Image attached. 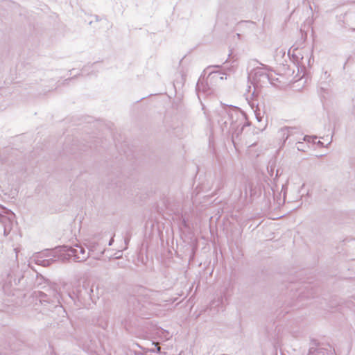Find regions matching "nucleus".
<instances>
[{
	"label": "nucleus",
	"mask_w": 355,
	"mask_h": 355,
	"mask_svg": "<svg viewBox=\"0 0 355 355\" xmlns=\"http://www.w3.org/2000/svg\"><path fill=\"white\" fill-rule=\"evenodd\" d=\"M69 296L77 306L80 307L85 305L86 299L83 293V291H78V293L76 295H74V294L73 295L71 294H69Z\"/></svg>",
	"instance_id": "nucleus-8"
},
{
	"label": "nucleus",
	"mask_w": 355,
	"mask_h": 355,
	"mask_svg": "<svg viewBox=\"0 0 355 355\" xmlns=\"http://www.w3.org/2000/svg\"><path fill=\"white\" fill-rule=\"evenodd\" d=\"M234 139H234V137H232V142H233V144H234V146L236 147V144H235Z\"/></svg>",
	"instance_id": "nucleus-23"
},
{
	"label": "nucleus",
	"mask_w": 355,
	"mask_h": 355,
	"mask_svg": "<svg viewBox=\"0 0 355 355\" xmlns=\"http://www.w3.org/2000/svg\"><path fill=\"white\" fill-rule=\"evenodd\" d=\"M84 294L87 295V297L89 298V293L86 288L84 289Z\"/></svg>",
	"instance_id": "nucleus-21"
},
{
	"label": "nucleus",
	"mask_w": 355,
	"mask_h": 355,
	"mask_svg": "<svg viewBox=\"0 0 355 355\" xmlns=\"http://www.w3.org/2000/svg\"><path fill=\"white\" fill-rule=\"evenodd\" d=\"M59 252L62 259L67 260L73 258L77 262L85 261L89 255V252H87L85 248L80 244H76L73 246H61L59 248Z\"/></svg>",
	"instance_id": "nucleus-2"
},
{
	"label": "nucleus",
	"mask_w": 355,
	"mask_h": 355,
	"mask_svg": "<svg viewBox=\"0 0 355 355\" xmlns=\"http://www.w3.org/2000/svg\"><path fill=\"white\" fill-rule=\"evenodd\" d=\"M237 36H238V37H240V34L237 33Z\"/></svg>",
	"instance_id": "nucleus-26"
},
{
	"label": "nucleus",
	"mask_w": 355,
	"mask_h": 355,
	"mask_svg": "<svg viewBox=\"0 0 355 355\" xmlns=\"http://www.w3.org/2000/svg\"><path fill=\"white\" fill-rule=\"evenodd\" d=\"M250 189V197H252L253 196L255 195V192L254 191V190L252 189V186L250 184H245V188H244V193H245V196L244 197L245 198H247L248 196V189Z\"/></svg>",
	"instance_id": "nucleus-12"
},
{
	"label": "nucleus",
	"mask_w": 355,
	"mask_h": 355,
	"mask_svg": "<svg viewBox=\"0 0 355 355\" xmlns=\"http://www.w3.org/2000/svg\"><path fill=\"white\" fill-rule=\"evenodd\" d=\"M303 140L308 143H313L319 147H326L332 141L333 135H325L323 137H318L315 135H303Z\"/></svg>",
	"instance_id": "nucleus-5"
},
{
	"label": "nucleus",
	"mask_w": 355,
	"mask_h": 355,
	"mask_svg": "<svg viewBox=\"0 0 355 355\" xmlns=\"http://www.w3.org/2000/svg\"><path fill=\"white\" fill-rule=\"evenodd\" d=\"M2 209H3V212L0 213V221H1V223H3L4 221L7 219V218L5 217L3 215V214H8L10 213L11 215H13V213H12L11 211L6 209L5 207H2Z\"/></svg>",
	"instance_id": "nucleus-13"
},
{
	"label": "nucleus",
	"mask_w": 355,
	"mask_h": 355,
	"mask_svg": "<svg viewBox=\"0 0 355 355\" xmlns=\"http://www.w3.org/2000/svg\"><path fill=\"white\" fill-rule=\"evenodd\" d=\"M254 23L252 21H241L238 23L237 26L239 28H243L244 26H247L248 25H254Z\"/></svg>",
	"instance_id": "nucleus-14"
},
{
	"label": "nucleus",
	"mask_w": 355,
	"mask_h": 355,
	"mask_svg": "<svg viewBox=\"0 0 355 355\" xmlns=\"http://www.w3.org/2000/svg\"><path fill=\"white\" fill-rule=\"evenodd\" d=\"M307 355H336L334 349L327 344L311 343Z\"/></svg>",
	"instance_id": "nucleus-4"
},
{
	"label": "nucleus",
	"mask_w": 355,
	"mask_h": 355,
	"mask_svg": "<svg viewBox=\"0 0 355 355\" xmlns=\"http://www.w3.org/2000/svg\"><path fill=\"white\" fill-rule=\"evenodd\" d=\"M112 241H113V239H112L110 240V243H109V245H112Z\"/></svg>",
	"instance_id": "nucleus-24"
},
{
	"label": "nucleus",
	"mask_w": 355,
	"mask_h": 355,
	"mask_svg": "<svg viewBox=\"0 0 355 355\" xmlns=\"http://www.w3.org/2000/svg\"><path fill=\"white\" fill-rule=\"evenodd\" d=\"M303 59H304V58H303V57H302V58H301V62H300V63H301L302 64H304V62H303Z\"/></svg>",
	"instance_id": "nucleus-22"
},
{
	"label": "nucleus",
	"mask_w": 355,
	"mask_h": 355,
	"mask_svg": "<svg viewBox=\"0 0 355 355\" xmlns=\"http://www.w3.org/2000/svg\"><path fill=\"white\" fill-rule=\"evenodd\" d=\"M204 114L210 123L212 133H242L248 125L242 111L234 106H223L208 113L204 107Z\"/></svg>",
	"instance_id": "nucleus-1"
},
{
	"label": "nucleus",
	"mask_w": 355,
	"mask_h": 355,
	"mask_svg": "<svg viewBox=\"0 0 355 355\" xmlns=\"http://www.w3.org/2000/svg\"><path fill=\"white\" fill-rule=\"evenodd\" d=\"M35 294H36V296L38 295V293H37V292H35Z\"/></svg>",
	"instance_id": "nucleus-27"
},
{
	"label": "nucleus",
	"mask_w": 355,
	"mask_h": 355,
	"mask_svg": "<svg viewBox=\"0 0 355 355\" xmlns=\"http://www.w3.org/2000/svg\"><path fill=\"white\" fill-rule=\"evenodd\" d=\"M280 132L284 133L286 132V133H292L293 131L295 132H300L301 131L300 127L297 126H290V125H285L280 128Z\"/></svg>",
	"instance_id": "nucleus-10"
},
{
	"label": "nucleus",
	"mask_w": 355,
	"mask_h": 355,
	"mask_svg": "<svg viewBox=\"0 0 355 355\" xmlns=\"http://www.w3.org/2000/svg\"><path fill=\"white\" fill-rule=\"evenodd\" d=\"M227 78V74L225 73H220L219 71H211L208 75V80L210 83L218 80H223Z\"/></svg>",
	"instance_id": "nucleus-9"
},
{
	"label": "nucleus",
	"mask_w": 355,
	"mask_h": 355,
	"mask_svg": "<svg viewBox=\"0 0 355 355\" xmlns=\"http://www.w3.org/2000/svg\"><path fill=\"white\" fill-rule=\"evenodd\" d=\"M101 124L104 127L102 129H101V131L112 130V127L113 126L112 123H111V122L101 123Z\"/></svg>",
	"instance_id": "nucleus-15"
},
{
	"label": "nucleus",
	"mask_w": 355,
	"mask_h": 355,
	"mask_svg": "<svg viewBox=\"0 0 355 355\" xmlns=\"http://www.w3.org/2000/svg\"><path fill=\"white\" fill-rule=\"evenodd\" d=\"M329 76L330 75L328 73V71H325L322 74V78H324V79H327L329 77Z\"/></svg>",
	"instance_id": "nucleus-18"
},
{
	"label": "nucleus",
	"mask_w": 355,
	"mask_h": 355,
	"mask_svg": "<svg viewBox=\"0 0 355 355\" xmlns=\"http://www.w3.org/2000/svg\"><path fill=\"white\" fill-rule=\"evenodd\" d=\"M295 55V56H296V58H297V59H298V58H299L298 55Z\"/></svg>",
	"instance_id": "nucleus-25"
},
{
	"label": "nucleus",
	"mask_w": 355,
	"mask_h": 355,
	"mask_svg": "<svg viewBox=\"0 0 355 355\" xmlns=\"http://www.w3.org/2000/svg\"><path fill=\"white\" fill-rule=\"evenodd\" d=\"M160 333L162 334V336H163L166 340L171 337V334L168 331L162 329L160 330Z\"/></svg>",
	"instance_id": "nucleus-17"
},
{
	"label": "nucleus",
	"mask_w": 355,
	"mask_h": 355,
	"mask_svg": "<svg viewBox=\"0 0 355 355\" xmlns=\"http://www.w3.org/2000/svg\"><path fill=\"white\" fill-rule=\"evenodd\" d=\"M210 83V80H208V77L206 80L199 79L196 84V92L198 95V98H200V93H202L205 95H209L211 94V91L208 84Z\"/></svg>",
	"instance_id": "nucleus-6"
},
{
	"label": "nucleus",
	"mask_w": 355,
	"mask_h": 355,
	"mask_svg": "<svg viewBox=\"0 0 355 355\" xmlns=\"http://www.w3.org/2000/svg\"><path fill=\"white\" fill-rule=\"evenodd\" d=\"M37 297L39 298L40 302H48V300H46L47 295L43 292L38 291V295H37Z\"/></svg>",
	"instance_id": "nucleus-16"
},
{
	"label": "nucleus",
	"mask_w": 355,
	"mask_h": 355,
	"mask_svg": "<svg viewBox=\"0 0 355 355\" xmlns=\"http://www.w3.org/2000/svg\"><path fill=\"white\" fill-rule=\"evenodd\" d=\"M31 261H34L36 264L46 266L49 264V260H42L40 255H36L31 259Z\"/></svg>",
	"instance_id": "nucleus-11"
},
{
	"label": "nucleus",
	"mask_w": 355,
	"mask_h": 355,
	"mask_svg": "<svg viewBox=\"0 0 355 355\" xmlns=\"http://www.w3.org/2000/svg\"><path fill=\"white\" fill-rule=\"evenodd\" d=\"M273 78H274V82H275V83H280V81H279L278 78H276V77H275V76L274 74H273ZM277 85V84H276V85Z\"/></svg>",
	"instance_id": "nucleus-19"
},
{
	"label": "nucleus",
	"mask_w": 355,
	"mask_h": 355,
	"mask_svg": "<svg viewBox=\"0 0 355 355\" xmlns=\"http://www.w3.org/2000/svg\"><path fill=\"white\" fill-rule=\"evenodd\" d=\"M270 190H271V192H272V193H270V191H268L269 196L272 195V197L274 198V195H275L274 190H273V189H272V188H271V189H270Z\"/></svg>",
	"instance_id": "nucleus-20"
},
{
	"label": "nucleus",
	"mask_w": 355,
	"mask_h": 355,
	"mask_svg": "<svg viewBox=\"0 0 355 355\" xmlns=\"http://www.w3.org/2000/svg\"><path fill=\"white\" fill-rule=\"evenodd\" d=\"M355 19V15H350L347 12L345 13L343 16V19H339L338 22L341 27L344 28H349L352 31H355V28H350L352 21Z\"/></svg>",
	"instance_id": "nucleus-7"
},
{
	"label": "nucleus",
	"mask_w": 355,
	"mask_h": 355,
	"mask_svg": "<svg viewBox=\"0 0 355 355\" xmlns=\"http://www.w3.org/2000/svg\"><path fill=\"white\" fill-rule=\"evenodd\" d=\"M269 67L264 66L263 68L257 69L254 73V80L262 86L264 84L269 83L274 86L276 83L274 82L273 73L269 72Z\"/></svg>",
	"instance_id": "nucleus-3"
}]
</instances>
